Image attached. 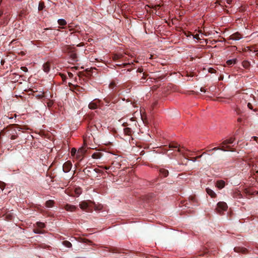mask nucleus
Wrapping results in <instances>:
<instances>
[{"instance_id": "11", "label": "nucleus", "mask_w": 258, "mask_h": 258, "mask_svg": "<svg viewBox=\"0 0 258 258\" xmlns=\"http://www.w3.org/2000/svg\"><path fill=\"white\" fill-rule=\"evenodd\" d=\"M242 38L241 34L238 32H235L231 35L227 39L228 40H239Z\"/></svg>"}, {"instance_id": "50", "label": "nucleus", "mask_w": 258, "mask_h": 258, "mask_svg": "<svg viewBox=\"0 0 258 258\" xmlns=\"http://www.w3.org/2000/svg\"><path fill=\"white\" fill-rule=\"evenodd\" d=\"M236 111L238 114L240 113V109H237Z\"/></svg>"}, {"instance_id": "42", "label": "nucleus", "mask_w": 258, "mask_h": 258, "mask_svg": "<svg viewBox=\"0 0 258 258\" xmlns=\"http://www.w3.org/2000/svg\"><path fill=\"white\" fill-rule=\"evenodd\" d=\"M22 70H23L24 71H27V68L26 67H22L21 68Z\"/></svg>"}, {"instance_id": "10", "label": "nucleus", "mask_w": 258, "mask_h": 258, "mask_svg": "<svg viewBox=\"0 0 258 258\" xmlns=\"http://www.w3.org/2000/svg\"><path fill=\"white\" fill-rule=\"evenodd\" d=\"M221 147H215V148L212 149L211 150H209V151H217L218 150H221L224 152L228 151H230L231 152L235 151V150L234 149L232 148V147L231 146H227V148L228 149H226L224 146H222V145H221Z\"/></svg>"}, {"instance_id": "57", "label": "nucleus", "mask_w": 258, "mask_h": 258, "mask_svg": "<svg viewBox=\"0 0 258 258\" xmlns=\"http://www.w3.org/2000/svg\"><path fill=\"white\" fill-rule=\"evenodd\" d=\"M117 57H116V56H114V59H115Z\"/></svg>"}, {"instance_id": "52", "label": "nucleus", "mask_w": 258, "mask_h": 258, "mask_svg": "<svg viewBox=\"0 0 258 258\" xmlns=\"http://www.w3.org/2000/svg\"><path fill=\"white\" fill-rule=\"evenodd\" d=\"M52 104V102H49V103H48V106H50Z\"/></svg>"}, {"instance_id": "23", "label": "nucleus", "mask_w": 258, "mask_h": 258, "mask_svg": "<svg viewBox=\"0 0 258 258\" xmlns=\"http://www.w3.org/2000/svg\"><path fill=\"white\" fill-rule=\"evenodd\" d=\"M177 147L176 145H173V144H170L169 148H170L167 151V153L168 155H170L171 154H172V152L171 151L173 150V148H176Z\"/></svg>"}, {"instance_id": "48", "label": "nucleus", "mask_w": 258, "mask_h": 258, "mask_svg": "<svg viewBox=\"0 0 258 258\" xmlns=\"http://www.w3.org/2000/svg\"><path fill=\"white\" fill-rule=\"evenodd\" d=\"M237 121L238 122H240L242 121V119L241 118H238Z\"/></svg>"}, {"instance_id": "39", "label": "nucleus", "mask_w": 258, "mask_h": 258, "mask_svg": "<svg viewBox=\"0 0 258 258\" xmlns=\"http://www.w3.org/2000/svg\"><path fill=\"white\" fill-rule=\"evenodd\" d=\"M101 167L106 170H108L110 168L109 166H101Z\"/></svg>"}, {"instance_id": "40", "label": "nucleus", "mask_w": 258, "mask_h": 258, "mask_svg": "<svg viewBox=\"0 0 258 258\" xmlns=\"http://www.w3.org/2000/svg\"><path fill=\"white\" fill-rule=\"evenodd\" d=\"M34 231L36 233H41V231L40 230H39V229H35Z\"/></svg>"}, {"instance_id": "37", "label": "nucleus", "mask_w": 258, "mask_h": 258, "mask_svg": "<svg viewBox=\"0 0 258 258\" xmlns=\"http://www.w3.org/2000/svg\"><path fill=\"white\" fill-rule=\"evenodd\" d=\"M201 156H202V155H200V156H197L196 157H194V158H192L191 159V160H192L194 162H195L198 158H199L201 157Z\"/></svg>"}, {"instance_id": "14", "label": "nucleus", "mask_w": 258, "mask_h": 258, "mask_svg": "<svg viewBox=\"0 0 258 258\" xmlns=\"http://www.w3.org/2000/svg\"><path fill=\"white\" fill-rule=\"evenodd\" d=\"M63 209L69 212H74L77 209V208L74 205L67 204L64 205Z\"/></svg>"}, {"instance_id": "51", "label": "nucleus", "mask_w": 258, "mask_h": 258, "mask_svg": "<svg viewBox=\"0 0 258 258\" xmlns=\"http://www.w3.org/2000/svg\"><path fill=\"white\" fill-rule=\"evenodd\" d=\"M4 62H5V60H3V59H1V62L2 64H4Z\"/></svg>"}, {"instance_id": "1", "label": "nucleus", "mask_w": 258, "mask_h": 258, "mask_svg": "<svg viewBox=\"0 0 258 258\" xmlns=\"http://www.w3.org/2000/svg\"><path fill=\"white\" fill-rule=\"evenodd\" d=\"M21 129L19 125L13 124L2 130L0 133V136L6 137L7 140H8L9 139L11 140H14L18 137L21 132Z\"/></svg>"}, {"instance_id": "20", "label": "nucleus", "mask_w": 258, "mask_h": 258, "mask_svg": "<svg viewBox=\"0 0 258 258\" xmlns=\"http://www.w3.org/2000/svg\"><path fill=\"white\" fill-rule=\"evenodd\" d=\"M102 156H103V154L102 153L95 152L92 154V157L93 159H100V158H101L102 157Z\"/></svg>"}, {"instance_id": "44", "label": "nucleus", "mask_w": 258, "mask_h": 258, "mask_svg": "<svg viewBox=\"0 0 258 258\" xmlns=\"http://www.w3.org/2000/svg\"><path fill=\"white\" fill-rule=\"evenodd\" d=\"M68 75L71 78L73 77V74L72 73H68Z\"/></svg>"}, {"instance_id": "43", "label": "nucleus", "mask_w": 258, "mask_h": 258, "mask_svg": "<svg viewBox=\"0 0 258 258\" xmlns=\"http://www.w3.org/2000/svg\"><path fill=\"white\" fill-rule=\"evenodd\" d=\"M200 91L201 92H206V90L204 88H203V87L201 88Z\"/></svg>"}, {"instance_id": "54", "label": "nucleus", "mask_w": 258, "mask_h": 258, "mask_svg": "<svg viewBox=\"0 0 258 258\" xmlns=\"http://www.w3.org/2000/svg\"><path fill=\"white\" fill-rule=\"evenodd\" d=\"M142 79H143V80H145V79H146V77L143 76V77H142Z\"/></svg>"}, {"instance_id": "38", "label": "nucleus", "mask_w": 258, "mask_h": 258, "mask_svg": "<svg viewBox=\"0 0 258 258\" xmlns=\"http://www.w3.org/2000/svg\"><path fill=\"white\" fill-rule=\"evenodd\" d=\"M247 106L250 109H252V106L250 103L247 104Z\"/></svg>"}, {"instance_id": "16", "label": "nucleus", "mask_w": 258, "mask_h": 258, "mask_svg": "<svg viewBox=\"0 0 258 258\" xmlns=\"http://www.w3.org/2000/svg\"><path fill=\"white\" fill-rule=\"evenodd\" d=\"M216 185L218 188L222 189L225 186V182L223 180H219L216 182Z\"/></svg>"}, {"instance_id": "35", "label": "nucleus", "mask_w": 258, "mask_h": 258, "mask_svg": "<svg viewBox=\"0 0 258 258\" xmlns=\"http://www.w3.org/2000/svg\"><path fill=\"white\" fill-rule=\"evenodd\" d=\"M209 72L211 73H215L216 72V70L213 68H210L209 69Z\"/></svg>"}, {"instance_id": "21", "label": "nucleus", "mask_w": 258, "mask_h": 258, "mask_svg": "<svg viewBox=\"0 0 258 258\" xmlns=\"http://www.w3.org/2000/svg\"><path fill=\"white\" fill-rule=\"evenodd\" d=\"M160 174L163 177H167L168 175V171L165 169L161 168L159 170Z\"/></svg>"}, {"instance_id": "36", "label": "nucleus", "mask_w": 258, "mask_h": 258, "mask_svg": "<svg viewBox=\"0 0 258 258\" xmlns=\"http://www.w3.org/2000/svg\"><path fill=\"white\" fill-rule=\"evenodd\" d=\"M184 176V174H183V173L178 174V178L181 179H183Z\"/></svg>"}, {"instance_id": "2", "label": "nucleus", "mask_w": 258, "mask_h": 258, "mask_svg": "<svg viewBox=\"0 0 258 258\" xmlns=\"http://www.w3.org/2000/svg\"><path fill=\"white\" fill-rule=\"evenodd\" d=\"M178 164L186 165L190 155L189 152L183 147H180L178 145Z\"/></svg>"}, {"instance_id": "47", "label": "nucleus", "mask_w": 258, "mask_h": 258, "mask_svg": "<svg viewBox=\"0 0 258 258\" xmlns=\"http://www.w3.org/2000/svg\"><path fill=\"white\" fill-rule=\"evenodd\" d=\"M127 125H128V124H127L126 122H124V123H123V124H122V125H123V126H127Z\"/></svg>"}, {"instance_id": "34", "label": "nucleus", "mask_w": 258, "mask_h": 258, "mask_svg": "<svg viewBox=\"0 0 258 258\" xmlns=\"http://www.w3.org/2000/svg\"><path fill=\"white\" fill-rule=\"evenodd\" d=\"M185 13V11L184 10H181L180 12H178V17H180Z\"/></svg>"}, {"instance_id": "9", "label": "nucleus", "mask_w": 258, "mask_h": 258, "mask_svg": "<svg viewBox=\"0 0 258 258\" xmlns=\"http://www.w3.org/2000/svg\"><path fill=\"white\" fill-rule=\"evenodd\" d=\"M86 150L83 148L79 149L78 151L77 152V150L75 148H72L71 150V154L72 155H75L77 154V156H83V155L85 154Z\"/></svg>"}, {"instance_id": "25", "label": "nucleus", "mask_w": 258, "mask_h": 258, "mask_svg": "<svg viewBox=\"0 0 258 258\" xmlns=\"http://www.w3.org/2000/svg\"><path fill=\"white\" fill-rule=\"evenodd\" d=\"M9 18L8 15H7L4 18V20L0 21V26L3 25H6L8 24Z\"/></svg>"}, {"instance_id": "22", "label": "nucleus", "mask_w": 258, "mask_h": 258, "mask_svg": "<svg viewBox=\"0 0 258 258\" xmlns=\"http://www.w3.org/2000/svg\"><path fill=\"white\" fill-rule=\"evenodd\" d=\"M54 202L53 200H48L45 202V206L47 208H51L53 206Z\"/></svg>"}, {"instance_id": "31", "label": "nucleus", "mask_w": 258, "mask_h": 258, "mask_svg": "<svg viewBox=\"0 0 258 258\" xmlns=\"http://www.w3.org/2000/svg\"><path fill=\"white\" fill-rule=\"evenodd\" d=\"M116 85V83L114 81H112L109 85V88L111 89H113Z\"/></svg>"}, {"instance_id": "5", "label": "nucleus", "mask_w": 258, "mask_h": 258, "mask_svg": "<svg viewBox=\"0 0 258 258\" xmlns=\"http://www.w3.org/2000/svg\"><path fill=\"white\" fill-rule=\"evenodd\" d=\"M62 51L66 53H67L69 56L70 59L73 62H76L78 61V57L74 49L68 45H66L62 48Z\"/></svg>"}, {"instance_id": "58", "label": "nucleus", "mask_w": 258, "mask_h": 258, "mask_svg": "<svg viewBox=\"0 0 258 258\" xmlns=\"http://www.w3.org/2000/svg\"><path fill=\"white\" fill-rule=\"evenodd\" d=\"M1 33V32H0V34Z\"/></svg>"}, {"instance_id": "24", "label": "nucleus", "mask_w": 258, "mask_h": 258, "mask_svg": "<svg viewBox=\"0 0 258 258\" xmlns=\"http://www.w3.org/2000/svg\"><path fill=\"white\" fill-rule=\"evenodd\" d=\"M236 62H237L236 59H229L226 61V64L227 66H230L232 64H235L236 63Z\"/></svg>"}, {"instance_id": "15", "label": "nucleus", "mask_w": 258, "mask_h": 258, "mask_svg": "<svg viewBox=\"0 0 258 258\" xmlns=\"http://www.w3.org/2000/svg\"><path fill=\"white\" fill-rule=\"evenodd\" d=\"M234 249L235 252L238 253H246L247 251V249L244 247H235Z\"/></svg>"}, {"instance_id": "41", "label": "nucleus", "mask_w": 258, "mask_h": 258, "mask_svg": "<svg viewBox=\"0 0 258 258\" xmlns=\"http://www.w3.org/2000/svg\"><path fill=\"white\" fill-rule=\"evenodd\" d=\"M124 67H127L131 65L130 63H124L123 64Z\"/></svg>"}, {"instance_id": "6", "label": "nucleus", "mask_w": 258, "mask_h": 258, "mask_svg": "<svg viewBox=\"0 0 258 258\" xmlns=\"http://www.w3.org/2000/svg\"><path fill=\"white\" fill-rule=\"evenodd\" d=\"M191 36H192L193 38L194 39H199L198 35H192L190 32H186L183 31L182 29L179 30V28L178 27V37H179V38H182V39L184 40L185 38L188 39V37H190ZM178 40H180V39H178Z\"/></svg>"}, {"instance_id": "4", "label": "nucleus", "mask_w": 258, "mask_h": 258, "mask_svg": "<svg viewBox=\"0 0 258 258\" xmlns=\"http://www.w3.org/2000/svg\"><path fill=\"white\" fill-rule=\"evenodd\" d=\"M106 105L115 104L119 101V96L115 92H112L104 98Z\"/></svg>"}, {"instance_id": "3", "label": "nucleus", "mask_w": 258, "mask_h": 258, "mask_svg": "<svg viewBox=\"0 0 258 258\" xmlns=\"http://www.w3.org/2000/svg\"><path fill=\"white\" fill-rule=\"evenodd\" d=\"M79 206L82 210L87 212H91L93 209L97 210L95 203L90 200L84 201L80 202Z\"/></svg>"}, {"instance_id": "30", "label": "nucleus", "mask_w": 258, "mask_h": 258, "mask_svg": "<svg viewBox=\"0 0 258 258\" xmlns=\"http://www.w3.org/2000/svg\"><path fill=\"white\" fill-rule=\"evenodd\" d=\"M109 251L112 252H120L117 248L114 247H111L109 248Z\"/></svg>"}, {"instance_id": "13", "label": "nucleus", "mask_w": 258, "mask_h": 258, "mask_svg": "<svg viewBox=\"0 0 258 258\" xmlns=\"http://www.w3.org/2000/svg\"><path fill=\"white\" fill-rule=\"evenodd\" d=\"M72 167V164L71 161H68L66 162L63 165V171L64 172H69Z\"/></svg>"}, {"instance_id": "29", "label": "nucleus", "mask_w": 258, "mask_h": 258, "mask_svg": "<svg viewBox=\"0 0 258 258\" xmlns=\"http://www.w3.org/2000/svg\"><path fill=\"white\" fill-rule=\"evenodd\" d=\"M36 225H37V227L40 229H42V228H43L45 227V224L44 223L38 222L36 223Z\"/></svg>"}, {"instance_id": "12", "label": "nucleus", "mask_w": 258, "mask_h": 258, "mask_svg": "<svg viewBox=\"0 0 258 258\" xmlns=\"http://www.w3.org/2000/svg\"><path fill=\"white\" fill-rule=\"evenodd\" d=\"M234 140L235 138L231 137L223 141V142L221 144V145L224 146L226 149H228L227 146H230L228 145L233 144Z\"/></svg>"}, {"instance_id": "56", "label": "nucleus", "mask_w": 258, "mask_h": 258, "mask_svg": "<svg viewBox=\"0 0 258 258\" xmlns=\"http://www.w3.org/2000/svg\"><path fill=\"white\" fill-rule=\"evenodd\" d=\"M3 15V12H0V17Z\"/></svg>"}, {"instance_id": "7", "label": "nucleus", "mask_w": 258, "mask_h": 258, "mask_svg": "<svg viewBox=\"0 0 258 258\" xmlns=\"http://www.w3.org/2000/svg\"><path fill=\"white\" fill-rule=\"evenodd\" d=\"M227 208L228 206L226 203L220 202L217 204L216 210L218 213L221 214L222 212L226 211Z\"/></svg>"}, {"instance_id": "17", "label": "nucleus", "mask_w": 258, "mask_h": 258, "mask_svg": "<svg viewBox=\"0 0 258 258\" xmlns=\"http://www.w3.org/2000/svg\"><path fill=\"white\" fill-rule=\"evenodd\" d=\"M50 65L49 62H47L43 64V70L45 73H48L50 71Z\"/></svg>"}, {"instance_id": "32", "label": "nucleus", "mask_w": 258, "mask_h": 258, "mask_svg": "<svg viewBox=\"0 0 258 258\" xmlns=\"http://www.w3.org/2000/svg\"><path fill=\"white\" fill-rule=\"evenodd\" d=\"M75 193L78 196H79L81 194V189L80 188H76Z\"/></svg>"}, {"instance_id": "46", "label": "nucleus", "mask_w": 258, "mask_h": 258, "mask_svg": "<svg viewBox=\"0 0 258 258\" xmlns=\"http://www.w3.org/2000/svg\"><path fill=\"white\" fill-rule=\"evenodd\" d=\"M83 242H90V241L87 239H84L83 240Z\"/></svg>"}, {"instance_id": "53", "label": "nucleus", "mask_w": 258, "mask_h": 258, "mask_svg": "<svg viewBox=\"0 0 258 258\" xmlns=\"http://www.w3.org/2000/svg\"><path fill=\"white\" fill-rule=\"evenodd\" d=\"M138 71L139 72L141 73V72H142L143 70H142L141 69H139L138 70Z\"/></svg>"}, {"instance_id": "26", "label": "nucleus", "mask_w": 258, "mask_h": 258, "mask_svg": "<svg viewBox=\"0 0 258 258\" xmlns=\"http://www.w3.org/2000/svg\"><path fill=\"white\" fill-rule=\"evenodd\" d=\"M242 66L245 69H248L250 65V62L247 60L243 61L242 62Z\"/></svg>"}, {"instance_id": "18", "label": "nucleus", "mask_w": 258, "mask_h": 258, "mask_svg": "<svg viewBox=\"0 0 258 258\" xmlns=\"http://www.w3.org/2000/svg\"><path fill=\"white\" fill-rule=\"evenodd\" d=\"M123 132L125 135L131 136L133 133L131 128L126 127L123 129Z\"/></svg>"}, {"instance_id": "19", "label": "nucleus", "mask_w": 258, "mask_h": 258, "mask_svg": "<svg viewBox=\"0 0 258 258\" xmlns=\"http://www.w3.org/2000/svg\"><path fill=\"white\" fill-rule=\"evenodd\" d=\"M206 191H207V193L212 198H215L216 197V194H215V192L211 189L209 188H206Z\"/></svg>"}, {"instance_id": "8", "label": "nucleus", "mask_w": 258, "mask_h": 258, "mask_svg": "<svg viewBox=\"0 0 258 258\" xmlns=\"http://www.w3.org/2000/svg\"><path fill=\"white\" fill-rule=\"evenodd\" d=\"M101 101L98 99H95L91 101L88 105V107L90 109H96L99 105H101Z\"/></svg>"}, {"instance_id": "45", "label": "nucleus", "mask_w": 258, "mask_h": 258, "mask_svg": "<svg viewBox=\"0 0 258 258\" xmlns=\"http://www.w3.org/2000/svg\"><path fill=\"white\" fill-rule=\"evenodd\" d=\"M232 3V0H227V3L229 5H230Z\"/></svg>"}, {"instance_id": "49", "label": "nucleus", "mask_w": 258, "mask_h": 258, "mask_svg": "<svg viewBox=\"0 0 258 258\" xmlns=\"http://www.w3.org/2000/svg\"><path fill=\"white\" fill-rule=\"evenodd\" d=\"M88 171H89V170H87V168H85L83 170V172L85 173H86V172H88Z\"/></svg>"}, {"instance_id": "28", "label": "nucleus", "mask_w": 258, "mask_h": 258, "mask_svg": "<svg viewBox=\"0 0 258 258\" xmlns=\"http://www.w3.org/2000/svg\"><path fill=\"white\" fill-rule=\"evenodd\" d=\"M58 24L61 26H64L67 24V22L64 19H59L57 21Z\"/></svg>"}, {"instance_id": "27", "label": "nucleus", "mask_w": 258, "mask_h": 258, "mask_svg": "<svg viewBox=\"0 0 258 258\" xmlns=\"http://www.w3.org/2000/svg\"><path fill=\"white\" fill-rule=\"evenodd\" d=\"M62 244L67 247L70 248L72 247V243L67 240H64L62 242Z\"/></svg>"}, {"instance_id": "55", "label": "nucleus", "mask_w": 258, "mask_h": 258, "mask_svg": "<svg viewBox=\"0 0 258 258\" xmlns=\"http://www.w3.org/2000/svg\"><path fill=\"white\" fill-rule=\"evenodd\" d=\"M178 76H179V75H181V76H183V75H181L179 72H178Z\"/></svg>"}, {"instance_id": "33", "label": "nucleus", "mask_w": 258, "mask_h": 258, "mask_svg": "<svg viewBox=\"0 0 258 258\" xmlns=\"http://www.w3.org/2000/svg\"><path fill=\"white\" fill-rule=\"evenodd\" d=\"M44 7V5L43 3H40L38 7L39 11L42 10Z\"/></svg>"}]
</instances>
